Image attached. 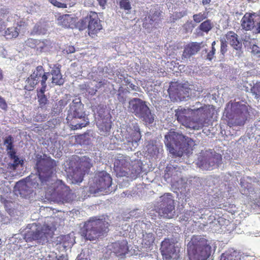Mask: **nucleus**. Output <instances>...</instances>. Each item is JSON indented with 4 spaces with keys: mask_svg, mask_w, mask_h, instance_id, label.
I'll return each mask as SVG.
<instances>
[{
    "mask_svg": "<svg viewBox=\"0 0 260 260\" xmlns=\"http://www.w3.org/2000/svg\"><path fill=\"white\" fill-rule=\"evenodd\" d=\"M215 108L212 105H204L197 109L178 108L175 110L177 121L186 127L200 129L209 125Z\"/></svg>",
    "mask_w": 260,
    "mask_h": 260,
    "instance_id": "obj_1",
    "label": "nucleus"
},
{
    "mask_svg": "<svg viewBox=\"0 0 260 260\" xmlns=\"http://www.w3.org/2000/svg\"><path fill=\"white\" fill-rule=\"evenodd\" d=\"M36 168L38 175L29 176L26 179L25 187L39 188L46 184L56 173L55 161L46 154H37Z\"/></svg>",
    "mask_w": 260,
    "mask_h": 260,
    "instance_id": "obj_2",
    "label": "nucleus"
},
{
    "mask_svg": "<svg viewBox=\"0 0 260 260\" xmlns=\"http://www.w3.org/2000/svg\"><path fill=\"white\" fill-rule=\"evenodd\" d=\"M109 226L110 223L103 217H90L84 222L81 234L86 240H97L107 235Z\"/></svg>",
    "mask_w": 260,
    "mask_h": 260,
    "instance_id": "obj_3",
    "label": "nucleus"
},
{
    "mask_svg": "<svg viewBox=\"0 0 260 260\" xmlns=\"http://www.w3.org/2000/svg\"><path fill=\"white\" fill-rule=\"evenodd\" d=\"M165 143L169 152L175 157L189 154L194 145V141L182 134L172 132L165 136Z\"/></svg>",
    "mask_w": 260,
    "mask_h": 260,
    "instance_id": "obj_4",
    "label": "nucleus"
},
{
    "mask_svg": "<svg viewBox=\"0 0 260 260\" xmlns=\"http://www.w3.org/2000/svg\"><path fill=\"white\" fill-rule=\"evenodd\" d=\"M224 115L228 118L230 127L243 126L249 116L248 107L239 102H229L224 109Z\"/></svg>",
    "mask_w": 260,
    "mask_h": 260,
    "instance_id": "obj_5",
    "label": "nucleus"
},
{
    "mask_svg": "<svg viewBox=\"0 0 260 260\" xmlns=\"http://www.w3.org/2000/svg\"><path fill=\"white\" fill-rule=\"evenodd\" d=\"M190 260H207L211 255V247L207 239L201 236H193L187 244Z\"/></svg>",
    "mask_w": 260,
    "mask_h": 260,
    "instance_id": "obj_6",
    "label": "nucleus"
},
{
    "mask_svg": "<svg viewBox=\"0 0 260 260\" xmlns=\"http://www.w3.org/2000/svg\"><path fill=\"white\" fill-rule=\"evenodd\" d=\"M83 112V105L80 101H73L67 117V123L72 129L75 130L85 127L89 124L86 121Z\"/></svg>",
    "mask_w": 260,
    "mask_h": 260,
    "instance_id": "obj_7",
    "label": "nucleus"
},
{
    "mask_svg": "<svg viewBox=\"0 0 260 260\" xmlns=\"http://www.w3.org/2000/svg\"><path fill=\"white\" fill-rule=\"evenodd\" d=\"M54 232V228L47 224H43L35 231H27L25 234L24 238L26 242L36 241L38 243L44 244L52 238Z\"/></svg>",
    "mask_w": 260,
    "mask_h": 260,
    "instance_id": "obj_8",
    "label": "nucleus"
},
{
    "mask_svg": "<svg viewBox=\"0 0 260 260\" xmlns=\"http://www.w3.org/2000/svg\"><path fill=\"white\" fill-rule=\"evenodd\" d=\"M129 109L135 115L144 121L146 124L154 121V116L144 101L140 99L134 98L129 102Z\"/></svg>",
    "mask_w": 260,
    "mask_h": 260,
    "instance_id": "obj_9",
    "label": "nucleus"
},
{
    "mask_svg": "<svg viewBox=\"0 0 260 260\" xmlns=\"http://www.w3.org/2000/svg\"><path fill=\"white\" fill-rule=\"evenodd\" d=\"M80 24V29L83 30L87 27L89 36L92 38L102 29L98 13L93 11H90L84 19L81 20Z\"/></svg>",
    "mask_w": 260,
    "mask_h": 260,
    "instance_id": "obj_10",
    "label": "nucleus"
},
{
    "mask_svg": "<svg viewBox=\"0 0 260 260\" xmlns=\"http://www.w3.org/2000/svg\"><path fill=\"white\" fill-rule=\"evenodd\" d=\"M112 182V179L109 174L104 171L99 172L94 184V192H102L106 194L111 193Z\"/></svg>",
    "mask_w": 260,
    "mask_h": 260,
    "instance_id": "obj_11",
    "label": "nucleus"
},
{
    "mask_svg": "<svg viewBox=\"0 0 260 260\" xmlns=\"http://www.w3.org/2000/svg\"><path fill=\"white\" fill-rule=\"evenodd\" d=\"M175 209L174 201L171 193H166L161 197L158 214L162 217L171 218L173 215L172 212Z\"/></svg>",
    "mask_w": 260,
    "mask_h": 260,
    "instance_id": "obj_12",
    "label": "nucleus"
},
{
    "mask_svg": "<svg viewBox=\"0 0 260 260\" xmlns=\"http://www.w3.org/2000/svg\"><path fill=\"white\" fill-rule=\"evenodd\" d=\"M141 138V134L138 126H134L133 128L127 130L124 143L126 149L134 150L138 146V142Z\"/></svg>",
    "mask_w": 260,
    "mask_h": 260,
    "instance_id": "obj_13",
    "label": "nucleus"
},
{
    "mask_svg": "<svg viewBox=\"0 0 260 260\" xmlns=\"http://www.w3.org/2000/svg\"><path fill=\"white\" fill-rule=\"evenodd\" d=\"M130 158L123 155L115 159L114 169L119 176H127L130 171Z\"/></svg>",
    "mask_w": 260,
    "mask_h": 260,
    "instance_id": "obj_14",
    "label": "nucleus"
},
{
    "mask_svg": "<svg viewBox=\"0 0 260 260\" xmlns=\"http://www.w3.org/2000/svg\"><path fill=\"white\" fill-rule=\"evenodd\" d=\"M160 251L165 260H178L180 257L179 252L176 250L175 246L169 240L161 242Z\"/></svg>",
    "mask_w": 260,
    "mask_h": 260,
    "instance_id": "obj_15",
    "label": "nucleus"
},
{
    "mask_svg": "<svg viewBox=\"0 0 260 260\" xmlns=\"http://www.w3.org/2000/svg\"><path fill=\"white\" fill-rule=\"evenodd\" d=\"M259 16L254 12H246L241 20V25L242 28L246 31L252 30L255 26Z\"/></svg>",
    "mask_w": 260,
    "mask_h": 260,
    "instance_id": "obj_16",
    "label": "nucleus"
},
{
    "mask_svg": "<svg viewBox=\"0 0 260 260\" xmlns=\"http://www.w3.org/2000/svg\"><path fill=\"white\" fill-rule=\"evenodd\" d=\"M202 43L190 42L184 46L181 56L182 60L185 61L191 56L196 54L201 48Z\"/></svg>",
    "mask_w": 260,
    "mask_h": 260,
    "instance_id": "obj_17",
    "label": "nucleus"
},
{
    "mask_svg": "<svg viewBox=\"0 0 260 260\" xmlns=\"http://www.w3.org/2000/svg\"><path fill=\"white\" fill-rule=\"evenodd\" d=\"M221 155L219 154H215L206 158L204 161L201 160L200 162L201 167L204 169L211 170L213 169L214 166H218L221 164Z\"/></svg>",
    "mask_w": 260,
    "mask_h": 260,
    "instance_id": "obj_18",
    "label": "nucleus"
},
{
    "mask_svg": "<svg viewBox=\"0 0 260 260\" xmlns=\"http://www.w3.org/2000/svg\"><path fill=\"white\" fill-rule=\"evenodd\" d=\"M31 75L39 82H41L42 87L47 86L46 82L48 79V76L49 75V72H45L43 66H37Z\"/></svg>",
    "mask_w": 260,
    "mask_h": 260,
    "instance_id": "obj_19",
    "label": "nucleus"
},
{
    "mask_svg": "<svg viewBox=\"0 0 260 260\" xmlns=\"http://www.w3.org/2000/svg\"><path fill=\"white\" fill-rule=\"evenodd\" d=\"M112 248L113 252L117 256L125 255L129 251L128 243L126 240L113 243Z\"/></svg>",
    "mask_w": 260,
    "mask_h": 260,
    "instance_id": "obj_20",
    "label": "nucleus"
},
{
    "mask_svg": "<svg viewBox=\"0 0 260 260\" xmlns=\"http://www.w3.org/2000/svg\"><path fill=\"white\" fill-rule=\"evenodd\" d=\"M112 122L109 117L99 118L96 121V125L101 135L107 136L109 134L111 128Z\"/></svg>",
    "mask_w": 260,
    "mask_h": 260,
    "instance_id": "obj_21",
    "label": "nucleus"
},
{
    "mask_svg": "<svg viewBox=\"0 0 260 260\" xmlns=\"http://www.w3.org/2000/svg\"><path fill=\"white\" fill-rule=\"evenodd\" d=\"M225 40L234 49L240 50L242 47V44L238 38V35L233 31H228L225 35Z\"/></svg>",
    "mask_w": 260,
    "mask_h": 260,
    "instance_id": "obj_22",
    "label": "nucleus"
},
{
    "mask_svg": "<svg viewBox=\"0 0 260 260\" xmlns=\"http://www.w3.org/2000/svg\"><path fill=\"white\" fill-rule=\"evenodd\" d=\"M60 67L59 64H54L49 73L52 76V83L58 85H62L64 82L60 72Z\"/></svg>",
    "mask_w": 260,
    "mask_h": 260,
    "instance_id": "obj_23",
    "label": "nucleus"
},
{
    "mask_svg": "<svg viewBox=\"0 0 260 260\" xmlns=\"http://www.w3.org/2000/svg\"><path fill=\"white\" fill-rule=\"evenodd\" d=\"M160 16V12L155 9H151L150 10L149 15L148 18H145V21L143 23V27L148 28V24H152L153 22L158 21Z\"/></svg>",
    "mask_w": 260,
    "mask_h": 260,
    "instance_id": "obj_24",
    "label": "nucleus"
},
{
    "mask_svg": "<svg viewBox=\"0 0 260 260\" xmlns=\"http://www.w3.org/2000/svg\"><path fill=\"white\" fill-rule=\"evenodd\" d=\"M58 24L65 28L72 27L74 25V18L69 14L59 16L58 19Z\"/></svg>",
    "mask_w": 260,
    "mask_h": 260,
    "instance_id": "obj_25",
    "label": "nucleus"
},
{
    "mask_svg": "<svg viewBox=\"0 0 260 260\" xmlns=\"http://www.w3.org/2000/svg\"><path fill=\"white\" fill-rule=\"evenodd\" d=\"M191 89L186 84H181L177 86V94L180 101L184 100L186 97H188L190 92Z\"/></svg>",
    "mask_w": 260,
    "mask_h": 260,
    "instance_id": "obj_26",
    "label": "nucleus"
},
{
    "mask_svg": "<svg viewBox=\"0 0 260 260\" xmlns=\"http://www.w3.org/2000/svg\"><path fill=\"white\" fill-rule=\"evenodd\" d=\"M85 172L78 168L77 166L75 169H73L72 172L70 174L72 179L75 183L81 182L83 179Z\"/></svg>",
    "mask_w": 260,
    "mask_h": 260,
    "instance_id": "obj_27",
    "label": "nucleus"
},
{
    "mask_svg": "<svg viewBox=\"0 0 260 260\" xmlns=\"http://www.w3.org/2000/svg\"><path fill=\"white\" fill-rule=\"evenodd\" d=\"M154 240L155 237L152 233L144 234L141 242L142 247L144 248H150L153 245Z\"/></svg>",
    "mask_w": 260,
    "mask_h": 260,
    "instance_id": "obj_28",
    "label": "nucleus"
},
{
    "mask_svg": "<svg viewBox=\"0 0 260 260\" xmlns=\"http://www.w3.org/2000/svg\"><path fill=\"white\" fill-rule=\"evenodd\" d=\"M5 144L6 145L8 153L12 158L14 159L13 166H16V155L12 145V138L11 136L7 137L5 140Z\"/></svg>",
    "mask_w": 260,
    "mask_h": 260,
    "instance_id": "obj_29",
    "label": "nucleus"
},
{
    "mask_svg": "<svg viewBox=\"0 0 260 260\" xmlns=\"http://www.w3.org/2000/svg\"><path fill=\"white\" fill-rule=\"evenodd\" d=\"M77 166L79 169L87 173L90 169L92 165L90 162V159L88 157L84 156L79 158V161H77Z\"/></svg>",
    "mask_w": 260,
    "mask_h": 260,
    "instance_id": "obj_30",
    "label": "nucleus"
},
{
    "mask_svg": "<svg viewBox=\"0 0 260 260\" xmlns=\"http://www.w3.org/2000/svg\"><path fill=\"white\" fill-rule=\"evenodd\" d=\"M239 253L233 250H229L222 253L220 260H240Z\"/></svg>",
    "mask_w": 260,
    "mask_h": 260,
    "instance_id": "obj_31",
    "label": "nucleus"
},
{
    "mask_svg": "<svg viewBox=\"0 0 260 260\" xmlns=\"http://www.w3.org/2000/svg\"><path fill=\"white\" fill-rule=\"evenodd\" d=\"M46 87H41L40 89L37 90L38 102L41 107H44L48 102V100L44 94Z\"/></svg>",
    "mask_w": 260,
    "mask_h": 260,
    "instance_id": "obj_32",
    "label": "nucleus"
},
{
    "mask_svg": "<svg viewBox=\"0 0 260 260\" xmlns=\"http://www.w3.org/2000/svg\"><path fill=\"white\" fill-rule=\"evenodd\" d=\"M57 244L61 245L63 247L66 248L71 245L70 237L68 235H61L57 237Z\"/></svg>",
    "mask_w": 260,
    "mask_h": 260,
    "instance_id": "obj_33",
    "label": "nucleus"
},
{
    "mask_svg": "<svg viewBox=\"0 0 260 260\" xmlns=\"http://www.w3.org/2000/svg\"><path fill=\"white\" fill-rule=\"evenodd\" d=\"M213 27V24L211 21L207 19L202 22L199 26V29L204 32L208 33Z\"/></svg>",
    "mask_w": 260,
    "mask_h": 260,
    "instance_id": "obj_34",
    "label": "nucleus"
},
{
    "mask_svg": "<svg viewBox=\"0 0 260 260\" xmlns=\"http://www.w3.org/2000/svg\"><path fill=\"white\" fill-rule=\"evenodd\" d=\"M5 207L6 210L10 216H15L16 212V205L15 202H13L10 201H6L5 202Z\"/></svg>",
    "mask_w": 260,
    "mask_h": 260,
    "instance_id": "obj_35",
    "label": "nucleus"
},
{
    "mask_svg": "<svg viewBox=\"0 0 260 260\" xmlns=\"http://www.w3.org/2000/svg\"><path fill=\"white\" fill-rule=\"evenodd\" d=\"M59 195V201L63 203H69L72 201V194L67 190L62 191Z\"/></svg>",
    "mask_w": 260,
    "mask_h": 260,
    "instance_id": "obj_36",
    "label": "nucleus"
},
{
    "mask_svg": "<svg viewBox=\"0 0 260 260\" xmlns=\"http://www.w3.org/2000/svg\"><path fill=\"white\" fill-rule=\"evenodd\" d=\"M26 82V83L25 85V88L29 91L32 90L35 86L39 83L34 77H32L31 75L28 78Z\"/></svg>",
    "mask_w": 260,
    "mask_h": 260,
    "instance_id": "obj_37",
    "label": "nucleus"
},
{
    "mask_svg": "<svg viewBox=\"0 0 260 260\" xmlns=\"http://www.w3.org/2000/svg\"><path fill=\"white\" fill-rule=\"evenodd\" d=\"M16 33V28H8L7 30H4L1 32L2 35L4 36L7 39H11L13 38H15Z\"/></svg>",
    "mask_w": 260,
    "mask_h": 260,
    "instance_id": "obj_38",
    "label": "nucleus"
},
{
    "mask_svg": "<svg viewBox=\"0 0 260 260\" xmlns=\"http://www.w3.org/2000/svg\"><path fill=\"white\" fill-rule=\"evenodd\" d=\"M120 8L129 13L132 9L131 4L129 0H120L119 3Z\"/></svg>",
    "mask_w": 260,
    "mask_h": 260,
    "instance_id": "obj_39",
    "label": "nucleus"
},
{
    "mask_svg": "<svg viewBox=\"0 0 260 260\" xmlns=\"http://www.w3.org/2000/svg\"><path fill=\"white\" fill-rule=\"evenodd\" d=\"M123 76V81L124 83H125L126 85H128L129 87V88L133 90H135L136 91H140V87L136 86V85L131 83V81L128 78V75L126 74V77L124 75H121Z\"/></svg>",
    "mask_w": 260,
    "mask_h": 260,
    "instance_id": "obj_40",
    "label": "nucleus"
},
{
    "mask_svg": "<svg viewBox=\"0 0 260 260\" xmlns=\"http://www.w3.org/2000/svg\"><path fill=\"white\" fill-rule=\"evenodd\" d=\"M207 15L205 13H199L193 15V19L194 22L200 23L204 19L207 18Z\"/></svg>",
    "mask_w": 260,
    "mask_h": 260,
    "instance_id": "obj_41",
    "label": "nucleus"
},
{
    "mask_svg": "<svg viewBox=\"0 0 260 260\" xmlns=\"http://www.w3.org/2000/svg\"><path fill=\"white\" fill-rule=\"evenodd\" d=\"M251 92L255 95V98H260V84H256L251 89Z\"/></svg>",
    "mask_w": 260,
    "mask_h": 260,
    "instance_id": "obj_42",
    "label": "nucleus"
},
{
    "mask_svg": "<svg viewBox=\"0 0 260 260\" xmlns=\"http://www.w3.org/2000/svg\"><path fill=\"white\" fill-rule=\"evenodd\" d=\"M220 53L224 56V54L227 51L228 44L226 41L224 39H221L220 40Z\"/></svg>",
    "mask_w": 260,
    "mask_h": 260,
    "instance_id": "obj_43",
    "label": "nucleus"
},
{
    "mask_svg": "<svg viewBox=\"0 0 260 260\" xmlns=\"http://www.w3.org/2000/svg\"><path fill=\"white\" fill-rule=\"evenodd\" d=\"M49 2L54 6L59 8H67V5L64 3H62L57 1V0H48Z\"/></svg>",
    "mask_w": 260,
    "mask_h": 260,
    "instance_id": "obj_44",
    "label": "nucleus"
},
{
    "mask_svg": "<svg viewBox=\"0 0 260 260\" xmlns=\"http://www.w3.org/2000/svg\"><path fill=\"white\" fill-rule=\"evenodd\" d=\"M68 104V101L66 100H60L56 104L59 110H62Z\"/></svg>",
    "mask_w": 260,
    "mask_h": 260,
    "instance_id": "obj_45",
    "label": "nucleus"
},
{
    "mask_svg": "<svg viewBox=\"0 0 260 260\" xmlns=\"http://www.w3.org/2000/svg\"><path fill=\"white\" fill-rule=\"evenodd\" d=\"M184 28H185V29L187 31H191L192 30L193 28L194 27V25L191 21H187L184 24Z\"/></svg>",
    "mask_w": 260,
    "mask_h": 260,
    "instance_id": "obj_46",
    "label": "nucleus"
},
{
    "mask_svg": "<svg viewBox=\"0 0 260 260\" xmlns=\"http://www.w3.org/2000/svg\"><path fill=\"white\" fill-rule=\"evenodd\" d=\"M251 52L255 55L260 56V48L257 45L253 44L251 47Z\"/></svg>",
    "mask_w": 260,
    "mask_h": 260,
    "instance_id": "obj_47",
    "label": "nucleus"
},
{
    "mask_svg": "<svg viewBox=\"0 0 260 260\" xmlns=\"http://www.w3.org/2000/svg\"><path fill=\"white\" fill-rule=\"evenodd\" d=\"M215 49H211V50L207 54V59L211 61L213 58L214 55L215 53Z\"/></svg>",
    "mask_w": 260,
    "mask_h": 260,
    "instance_id": "obj_48",
    "label": "nucleus"
},
{
    "mask_svg": "<svg viewBox=\"0 0 260 260\" xmlns=\"http://www.w3.org/2000/svg\"><path fill=\"white\" fill-rule=\"evenodd\" d=\"M186 15H187L186 11H182L179 12H176L175 14V17L178 19L181 18Z\"/></svg>",
    "mask_w": 260,
    "mask_h": 260,
    "instance_id": "obj_49",
    "label": "nucleus"
},
{
    "mask_svg": "<svg viewBox=\"0 0 260 260\" xmlns=\"http://www.w3.org/2000/svg\"><path fill=\"white\" fill-rule=\"evenodd\" d=\"M7 104L5 101L0 96V108L2 109H6L7 108Z\"/></svg>",
    "mask_w": 260,
    "mask_h": 260,
    "instance_id": "obj_50",
    "label": "nucleus"
},
{
    "mask_svg": "<svg viewBox=\"0 0 260 260\" xmlns=\"http://www.w3.org/2000/svg\"><path fill=\"white\" fill-rule=\"evenodd\" d=\"M66 52L68 54L74 53L75 52V48L73 46H69L68 48H67Z\"/></svg>",
    "mask_w": 260,
    "mask_h": 260,
    "instance_id": "obj_51",
    "label": "nucleus"
},
{
    "mask_svg": "<svg viewBox=\"0 0 260 260\" xmlns=\"http://www.w3.org/2000/svg\"><path fill=\"white\" fill-rule=\"evenodd\" d=\"M257 25H255V30L257 31V33L260 34V20L259 19H257L256 22Z\"/></svg>",
    "mask_w": 260,
    "mask_h": 260,
    "instance_id": "obj_52",
    "label": "nucleus"
},
{
    "mask_svg": "<svg viewBox=\"0 0 260 260\" xmlns=\"http://www.w3.org/2000/svg\"><path fill=\"white\" fill-rule=\"evenodd\" d=\"M5 26L4 24V22L2 20L0 19V33L2 32L5 29Z\"/></svg>",
    "mask_w": 260,
    "mask_h": 260,
    "instance_id": "obj_53",
    "label": "nucleus"
},
{
    "mask_svg": "<svg viewBox=\"0 0 260 260\" xmlns=\"http://www.w3.org/2000/svg\"><path fill=\"white\" fill-rule=\"evenodd\" d=\"M100 4V5L102 7H104L107 3V0H97Z\"/></svg>",
    "mask_w": 260,
    "mask_h": 260,
    "instance_id": "obj_54",
    "label": "nucleus"
},
{
    "mask_svg": "<svg viewBox=\"0 0 260 260\" xmlns=\"http://www.w3.org/2000/svg\"><path fill=\"white\" fill-rule=\"evenodd\" d=\"M211 2V0H203L202 3L204 5H207L210 4Z\"/></svg>",
    "mask_w": 260,
    "mask_h": 260,
    "instance_id": "obj_55",
    "label": "nucleus"
},
{
    "mask_svg": "<svg viewBox=\"0 0 260 260\" xmlns=\"http://www.w3.org/2000/svg\"><path fill=\"white\" fill-rule=\"evenodd\" d=\"M57 260H67V259L64 256H59Z\"/></svg>",
    "mask_w": 260,
    "mask_h": 260,
    "instance_id": "obj_56",
    "label": "nucleus"
},
{
    "mask_svg": "<svg viewBox=\"0 0 260 260\" xmlns=\"http://www.w3.org/2000/svg\"><path fill=\"white\" fill-rule=\"evenodd\" d=\"M216 44V42L214 41H213L212 43V44H211V46H212V47H211V49H215V45Z\"/></svg>",
    "mask_w": 260,
    "mask_h": 260,
    "instance_id": "obj_57",
    "label": "nucleus"
},
{
    "mask_svg": "<svg viewBox=\"0 0 260 260\" xmlns=\"http://www.w3.org/2000/svg\"><path fill=\"white\" fill-rule=\"evenodd\" d=\"M257 0H246V1L248 3H255Z\"/></svg>",
    "mask_w": 260,
    "mask_h": 260,
    "instance_id": "obj_58",
    "label": "nucleus"
},
{
    "mask_svg": "<svg viewBox=\"0 0 260 260\" xmlns=\"http://www.w3.org/2000/svg\"><path fill=\"white\" fill-rule=\"evenodd\" d=\"M2 78H3L2 71L0 69V80H1Z\"/></svg>",
    "mask_w": 260,
    "mask_h": 260,
    "instance_id": "obj_59",
    "label": "nucleus"
},
{
    "mask_svg": "<svg viewBox=\"0 0 260 260\" xmlns=\"http://www.w3.org/2000/svg\"><path fill=\"white\" fill-rule=\"evenodd\" d=\"M28 41H29V42H37V41H36V40H33V39H29V40H28Z\"/></svg>",
    "mask_w": 260,
    "mask_h": 260,
    "instance_id": "obj_60",
    "label": "nucleus"
},
{
    "mask_svg": "<svg viewBox=\"0 0 260 260\" xmlns=\"http://www.w3.org/2000/svg\"><path fill=\"white\" fill-rule=\"evenodd\" d=\"M99 84H100V86H102V85H104V84H105V83L103 82L102 81H100L99 82Z\"/></svg>",
    "mask_w": 260,
    "mask_h": 260,
    "instance_id": "obj_61",
    "label": "nucleus"
},
{
    "mask_svg": "<svg viewBox=\"0 0 260 260\" xmlns=\"http://www.w3.org/2000/svg\"><path fill=\"white\" fill-rule=\"evenodd\" d=\"M256 125L257 126V127H258V128H259V127H260V121H259L257 123V124H256Z\"/></svg>",
    "mask_w": 260,
    "mask_h": 260,
    "instance_id": "obj_62",
    "label": "nucleus"
},
{
    "mask_svg": "<svg viewBox=\"0 0 260 260\" xmlns=\"http://www.w3.org/2000/svg\"><path fill=\"white\" fill-rule=\"evenodd\" d=\"M39 48H40V50H41V51H43V46H40V47H39Z\"/></svg>",
    "mask_w": 260,
    "mask_h": 260,
    "instance_id": "obj_63",
    "label": "nucleus"
},
{
    "mask_svg": "<svg viewBox=\"0 0 260 260\" xmlns=\"http://www.w3.org/2000/svg\"><path fill=\"white\" fill-rule=\"evenodd\" d=\"M196 104L197 105H201L200 103V102H196Z\"/></svg>",
    "mask_w": 260,
    "mask_h": 260,
    "instance_id": "obj_64",
    "label": "nucleus"
}]
</instances>
